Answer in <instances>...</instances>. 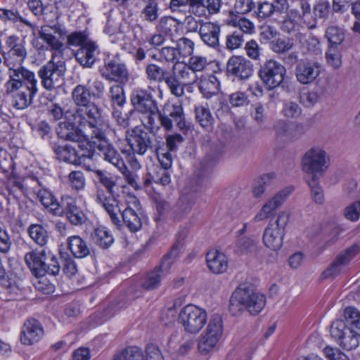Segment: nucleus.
Instances as JSON below:
<instances>
[{
    "mask_svg": "<svg viewBox=\"0 0 360 360\" xmlns=\"http://www.w3.org/2000/svg\"><path fill=\"white\" fill-rule=\"evenodd\" d=\"M228 24L239 28L243 33L252 34L255 32V25L249 19L244 17H232Z\"/></svg>",
    "mask_w": 360,
    "mask_h": 360,
    "instance_id": "nucleus-47",
    "label": "nucleus"
},
{
    "mask_svg": "<svg viewBox=\"0 0 360 360\" xmlns=\"http://www.w3.org/2000/svg\"><path fill=\"white\" fill-rule=\"evenodd\" d=\"M160 55L161 58L167 63H177L180 58L176 48L172 46L163 47L160 50Z\"/></svg>",
    "mask_w": 360,
    "mask_h": 360,
    "instance_id": "nucleus-60",
    "label": "nucleus"
},
{
    "mask_svg": "<svg viewBox=\"0 0 360 360\" xmlns=\"http://www.w3.org/2000/svg\"><path fill=\"white\" fill-rule=\"evenodd\" d=\"M206 263L209 270L215 274L224 273L229 266L226 255L217 250H211L207 253Z\"/></svg>",
    "mask_w": 360,
    "mask_h": 360,
    "instance_id": "nucleus-29",
    "label": "nucleus"
},
{
    "mask_svg": "<svg viewBox=\"0 0 360 360\" xmlns=\"http://www.w3.org/2000/svg\"><path fill=\"white\" fill-rule=\"evenodd\" d=\"M91 41L88 38L84 32H75L68 36V43L71 46H77L82 47Z\"/></svg>",
    "mask_w": 360,
    "mask_h": 360,
    "instance_id": "nucleus-59",
    "label": "nucleus"
},
{
    "mask_svg": "<svg viewBox=\"0 0 360 360\" xmlns=\"http://www.w3.org/2000/svg\"><path fill=\"white\" fill-rule=\"evenodd\" d=\"M308 185L311 189L312 200L319 205L323 204L325 200L323 191L317 181L316 175H312L311 179L308 181Z\"/></svg>",
    "mask_w": 360,
    "mask_h": 360,
    "instance_id": "nucleus-48",
    "label": "nucleus"
},
{
    "mask_svg": "<svg viewBox=\"0 0 360 360\" xmlns=\"http://www.w3.org/2000/svg\"><path fill=\"white\" fill-rule=\"evenodd\" d=\"M360 248L358 245H354L344 252L339 254L330 266L324 272L326 276L334 274L339 271L340 269L348 264L349 262L359 252Z\"/></svg>",
    "mask_w": 360,
    "mask_h": 360,
    "instance_id": "nucleus-33",
    "label": "nucleus"
},
{
    "mask_svg": "<svg viewBox=\"0 0 360 360\" xmlns=\"http://www.w3.org/2000/svg\"><path fill=\"white\" fill-rule=\"evenodd\" d=\"M8 79L4 87L6 94H13L20 87L37 86V79L33 72L20 65L8 67Z\"/></svg>",
    "mask_w": 360,
    "mask_h": 360,
    "instance_id": "nucleus-11",
    "label": "nucleus"
},
{
    "mask_svg": "<svg viewBox=\"0 0 360 360\" xmlns=\"http://www.w3.org/2000/svg\"><path fill=\"white\" fill-rule=\"evenodd\" d=\"M294 187L289 186L278 191L268 199L252 219L254 223L264 221L271 217L292 193Z\"/></svg>",
    "mask_w": 360,
    "mask_h": 360,
    "instance_id": "nucleus-12",
    "label": "nucleus"
},
{
    "mask_svg": "<svg viewBox=\"0 0 360 360\" xmlns=\"http://www.w3.org/2000/svg\"><path fill=\"white\" fill-rule=\"evenodd\" d=\"M100 73L107 81L117 82L120 84H125L129 79L126 65L115 58L105 60L100 68Z\"/></svg>",
    "mask_w": 360,
    "mask_h": 360,
    "instance_id": "nucleus-20",
    "label": "nucleus"
},
{
    "mask_svg": "<svg viewBox=\"0 0 360 360\" xmlns=\"http://www.w3.org/2000/svg\"><path fill=\"white\" fill-rule=\"evenodd\" d=\"M0 18L11 21L13 23L21 22L31 29L33 35L35 34L37 26L27 19L21 16L18 11L0 8Z\"/></svg>",
    "mask_w": 360,
    "mask_h": 360,
    "instance_id": "nucleus-38",
    "label": "nucleus"
},
{
    "mask_svg": "<svg viewBox=\"0 0 360 360\" xmlns=\"http://www.w3.org/2000/svg\"><path fill=\"white\" fill-rule=\"evenodd\" d=\"M94 174L101 184L106 188V190H104L100 186L96 187V202L105 210L115 225H120V201L118 195L115 194L114 191L116 186L115 181L106 172L101 169L94 171Z\"/></svg>",
    "mask_w": 360,
    "mask_h": 360,
    "instance_id": "nucleus-4",
    "label": "nucleus"
},
{
    "mask_svg": "<svg viewBox=\"0 0 360 360\" xmlns=\"http://www.w3.org/2000/svg\"><path fill=\"white\" fill-rule=\"evenodd\" d=\"M323 352L328 360H349L344 353L336 348L326 347Z\"/></svg>",
    "mask_w": 360,
    "mask_h": 360,
    "instance_id": "nucleus-64",
    "label": "nucleus"
},
{
    "mask_svg": "<svg viewBox=\"0 0 360 360\" xmlns=\"http://www.w3.org/2000/svg\"><path fill=\"white\" fill-rule=\"evenodd\" d=\"M205 309L194 304H187L179 312V321L184 330L190 334L198 333L207 323L205 330L198 339L197 349L201 355H207L218 346L224 333L222 318L219 314L211 316L207 322Z\"/></svg>",
    "mask_w": 360,
    "mask_h": 360,
    "instance_id": "nucleus-1",
    "label": "nucleus"
},
{
    "mask_svg": "<svg viewBox=\"0 0 360 360\" xmlns=\"http://www.w3.org/2000/svg\"><path fill=\"white\" fill-rule=\"evenodd\" d=\"M295 77L302 84H310L322 72V65L317 61L300 60L295 67Z\"/></svg>",
    "mask_w": 360,
    "mask_h": 360,
    "instance_id": "nucleus-22",
    "label": "nucleus"
},
{
    "mask_svg": "<svg viewBox=\"0 0 360 360\" xmlns=\"http://www.w3.org/2000/svg\"><path fill=\"white\" fill-rule=\"evenodd\" d=\"M38 91L37 86L20 87L12 96V105L18 110H24L31 105L33 97Z\"/></svg>",
    "mask_w": 360,
    "mask_h": 360,
    "instance_id": "nucleus-28",
    "label": "nucleus"
},
{
    "mask_svg": "<svg viewBox=\"0 0 360 360\" xmlns=\"http://www.w3.org/2000/svg\"><path fill=\"white\" fill-rule=\"evenodd\" d=\"M345 216L352 221H358L360 217V201H355L348 205L345 210Z\"/></svg>",
    "mask_w": 360,
    "mask_h": 360,
    "instance_id": "nucleus-63",
    "label": "nucleus"
},
{
    "mask_svg": "<svg viewBox=\"0 0 360 360\" xmlns=\"http://www.w3.org/2000/svg\"><path fill=\"white\" fill-rule=\"evenodd\" d=\"M200 92L205 98H211L218 94L220 91V82L217 77L212 74L202 75L197 77L195 82Z\"/></svg>",
    "mask_w": 360,
    "mask_h": 360,
    "instance_id": "nucleus-27",
    "label": "nucleus"
},
{
    "mask_svg": "<svg viewBox=\"0 0 360 360\" xmlns=\"http://www.w3.org/2000/svg\"><path fill=\"white\" fill-rule=\"evenodd\" d=\"M153 181L162 186H167L171 183V176L167 169L155 168L151 174Z\"/></svg>",
    "mask_w": 360,
    "mask_h": 360,
    "instance_id": "nucleus-56",
    "label": "nucleus"
},
{
    "mask_svg": "<svg viewBox=\"0 0 360 360\" xmlns=\"http://www.w3.org/2000/svg\"><path fill=\"white\" fill-rule=\"evenodd\" d=\"M44 335V330L40 323L34 319H28L23 325L20 341L23 345H31L39 341Z\"/></svg>",
    "mask_w": 360,
    "mask_h": 360,
    "instance_id": "nucleus-26",
    "label": "nucleus"
},
{
    "mask_svg": "<svg viewBox=\"0 0 360 360\" xmlns=\"http://www.w3.org/2000/svg\"><path fill=\"white\" fill-rule=\"evenodd\" d=\"M43 267L44 269V275L46 274L56 275L58 274L60 269L57 258L49 251L46 252Z\"/></svg>",
    "mask_w": 360,
    "mask_h": 360,
    "instance_id": "nucleus-51",
    "label": "nucleus"
},
{
    "mask_svg": "<svg viewBox=\"0 0 360 360\" xmlns=\"http://www.w3.org/2000/svg\"><path fill=\"white\" fill-rule=\"evenodd\" d=\"M294 187L289 186L278 191L268 199L252 219L254 223L264 221L271 217L292 193Z\"/></svg>",
    "mask_w": 360,
    "mask_h": 360,
    "instance_id": "nucleus-13",
    "label": "nucleus"
},
{
    "mask_svg": "<svg viewBox=\"0 0 360 360\" xmlns=\"http://www.w3.org/2000/svg\"><path fill=\"white\" fill-rule=\"evenodd\" d=\"M181 28V22L171 16L161 18L156 26V30L158 32L171 38L179 35Z\"/></svg>",
    "mask_w": 360,
    "mask_h": 360,
    "instance_id": "nucleus-34",
    "label": "nucleus"
},
{
    "mask_svg": "<svg viewBox=\"0 0 360 360\" xmlns=\"http://www.w3.org/2000/svg\"><path fill=\"white\" fill-rule=\"evenodd\" d=\"M68 247L77 258H84L89 255L90 249L86 243L79 236H73L68 238Z\"/></svg>",
    "mask_w": 360,
    "mask_h": 360,
    "instance_id": "nucleus-36",
    "label": "nucleus"
},
{
    "mask_svg": "<svg viewBox=\"0 0 360 360\" xmlns=\"http://www.w3.org/2000/svg\"><path fill=\"white\" fill-rule=\"evenodd\" d=\"M266 304L265 296L257 292L249 283L240 284L233 292L230 300L229 309L237 316L245 311L252 315H257Z\"/></svg>",
    "mask_w": 360,
    "mask_h": 360,
    "instance_id": "nucleus-3",
    "label": "nucleus"
},
{
    "mask_svg": "<svg viewBox=\"0 0 360 360\" xmlns=\"http://www.w3.org/2000/svg\"><path fill=\"white\" fill-rule=\"evenodd\" d=\"M68 181L72 189L80 191L86 185L84 174L80 171H72L68 175Z\"/></svg>",
    "mask_w": 360,
    "mask_h": 360,
    "instance_id": "nucleus-54",
    "label": "nucleus"
},
{
    "mask_svg": "<svg viewBox=\"0 0 360 360\" xmlns=\"http://www.w3.org/2000/svg\"><path fill=\"white\" fill-rule=\"evenodd\" d=\"M92 238L94 243L102 248H109L114 241L112 235L105 227L96 228L94 230Z\"/></svg>",
    "mask_w": 360,
    "mask_h": 360,
    "instance_id": "nucleus-42",
    "label": "nucleus"
},
{
    "mask_svg": "<svg viewBox=\"0 0 360 360\" xmlns=\"http://www.w3.org/2000/svg\"><path fill=\"white\" fill-rule=\"evenodd\" d=\"M117 358L120 360H145L141 349L137 347L126 348L121 354L115 355L113 360Z\"/></svg>",
    "mask_w": 360,
    "mask_h": 360,
    "instance_id": "nucleus-49",
    "label": "nucleus"
},
{
    "mask_svg": "<svg viewBox=\"0 0 360 360\" xmlns=\"http://www.w3.org/2000/svg\"><path fill=\"white\" fill-rule=\"evenodd\" d=\"M328 161L326 152L320 146H314L305 153L302 158V169L312 175L321 174L327 168Z\"/></svg>",
    "mask_w": 360,
    "mask_h": 360,
    "instance_id": "nucleus-16",
    "label": "nucleus"
},
{
    "mask_svg": "<svg viewBox=\"0 0 360 360\" xmlns=\"http://www.w3.org/2000/svg\"><path fill=\"white\" fill-rule=\"evenodd\" d=\"M91 142L90 144L85 143V146L81 148L82 153L78 155L75 149L70 146H56L53 150L58 160L66 162L70 164L80 165L84 163V159H92L94 156V150L91 148Z\"/></svg>",
    "mask_w": 360,
    "mask_h": 360,
    "instance_id": "nucleus-19",
    "label": "nucleus"
},
{
    "mask_svg": "<svg viewBox=\"0 0 360 360\" xmlns=\"http://www.w3.org/2000/svg\"><path fill=\"white\" fill-rule=\"evenodd\" d=\"M194 42L186 38L181 37L176 41V50L179 53L180 58H186L191 56L194 51Z\"/></svg>",
    "mask_w": 360,
    "mask_h": 360,
    "instance_id": "nucleus-50",
    "label": "nucleus"
},
{
    "mask_svg": "<svg viewBox=\"0 0 360 360\" xmlns=\"http://www.w3.org/2000/svg\"><path fill=\"white\" fill-rule=\"evenodd\" d=\"M28 233L30 238L39 245H45L49 240V233L46 229L39 224L29 226Z\"/></svg>",
    "mask_w": 360,
    "mask_h": 360,
    "instance_id": "nucleus-44",
    "label": "nucleus"
},
{
    "mask_svg": "<svg viewBox=\"0 0 360 360\" xmlns=\"http://www.w3.org/2000/svg\"><path fill=\"white\" fill-rule=\"evenodd\" d=\"M20 41V38L15 34L9 35L5 39L6 46L9 49L2 55L4 63L7 67L20 65L27 57L25 44Z\"/></svg>",
    "mask_w": 360,
    "mask_h": 360,
    "instance_id": "nucleus-18",
    "label": "nucleus"
},
{
    "mask_svg": "<svg viewBox=\"0 0 360 360\" xmlns=\"http://www.w3.org/2000/svg\"><path fill=\"white\" fill-rule=\"evenodd\" d=\"M147 79L155 82H165L167 71L156 64L150 63L146 67Z\"/></svg>",
    "mask_w": 360,
    "mask_h": 360,
    "instance_id": "nucleus-46",
    "label": "nucleus"
},
{
    "mask_svg": "<svg viewBox=\"0 0 360 360\" xmlns=\"http://www.w3.org/2000/svg\"><path fill=\"white\" fill-rule=\"evenodd\" d=\"M226 71L229 75L240 80L248 79L253 72L252 63L243 56H231L226 65Z\"/></svg>",
    "mask_w": 360,
    "mask_h": 360,
    "instance_id": "nucleus-23",
    "label": "nucleus"
},
{
    "mask_svg": "<svg viewBox=\"0 0 360 360\" xmlns=\"http://www.w3.org/2000/svg\"><path fill=\"white\" fill-rule=\"evenodd\" d=\"M182 246L181 243L174 244L171 250L164 256L160 265L155 267L163 275L164 271L169 270L174 260L179 257Z\"/></svg>",
    "mask_w": 360,
    "mask_h": 360,
    "instance_id": "nucleus-40",
    "label": "nucleus"
},
{
    "mask_svg": "<svg viewBox=\"0 0 360 360\" xmlns=\"http://www.w3.org/2000/svg\"><path fill=\"white\" fill-rule=\"evenodd\" d=\"M66 30L59 24L53 25H44L40 27L38 34L46 45L56 53L62 54L63 51V41L66 36Z\"/></svg>",
    "mask_w": 360,
    "mask_h": 360,
    "instance_id": "nucleus-15",
    "label": "nucleus"
},
{
    "mask_svg": "<svg viewBox=\"0 0 360 360\" xmlns=\"http://www.w3.org/2000/svg\"><path fill=\"white\" fill-rule=\"evenodd\" d=\"M285 74V66L272 59L266 61L259 71L261 79L269 89L278 86L283 82Z\"/></svg>",
    "mask_w": 360,
    "mask_h": 360,
    "instance_id": "nucleus-17",
    "label": "nucleus"
},
{
    "mask_svg": "<svg viewBox=\"0 0 360 360\" xmlns=\"http://www.w3.org/2000/svg\"><path fill=\"white\" fill-rule=\"evenodd\" d=\"M144 7L141 11L142 18L148 22H154L159 18L158 0H143Z\"/></svg>",
    "mask_w": 360,
    "mask_h": 360,
    "instance_id": "nucleus-39",
    "label": "nucleus"
},
{
    "mask_svg": "<svg viewBox=\"0 0 360 360\" xmlns=\"http://www.w3.org/2000/svg\"><path fill=\"white\" fill-rule=\"evenodd\" d=\"M56 53H53L51 60L41 66L38 71L42 86L53 91L60 86L64 82L66 72L65 63L63 60L55 61Z\"/></svg>",
    "mask_w": 360,
    "mask_h": 360,
    "instance_id": "nucleus-8",
    "label": "nucleus"
},
{
    "mask_svg": "<svg viewBox=\"0 0 360 360\" xmlns=\"http://www.w3.org/2000/svg\"><path fill=\"white\" fill-rule=\"evenodd\" d=\"M58 136L64 140L77 142L79 147L83 148L85 143L90 144L91 130L89 127H81L78 124L68 121H63L58 124L57 128Z\"/></svg>",
    "mask_w": 360,
    "mask_h": 360,
    "instance_id": "nucleus-14",
    "label": "nucleus"
},
{
    "mask_svg": "<svg viewBox=\"0 0 360 360\" xmlns=\"http://www.w3.org/2000/svg\"><path fill=\"white\" fill-rule=\"evenodd\" d=\"M162 276L163 274L155 268L146 275L141 284L143 288L148 291L158 288L161 285Z\"/></svg>",
    "mask_w": 360,
    "mask_h": 360,
    "instance_id": "nucleus-43",
    "label": "nucleus"
},
{
    "mask_svg": "<svg viewBox=\"0 0 360 360\" xmlns=\"http://www.w3.org/2000/svg\"><path fill=\"white\" fill-rule=\"evenodd\" d=\"M62 215L64 214L73 225H81L86 220V216L83 210L77 206L76 200L67 195L62 198Z\"/></svg>",
    "mask_w": 360,
    "mask_h": 360,
    "instance_id": "nucleus-25",
    "label": "nucleus"
},
{
    "mask_svg": "<svg viewBox=\"0 0 360 360\" xmlns=\"http://www.w3.org/2000/svg\"><path fill=\"white\" fill-rule=\"evenodd\" d=\"M98 53V46L91 41L77 51L75 58L83 67L91 68L95 63Z\"/></svg>",
    "mask_w": 360,
    "mask_h": 360,
    "instance_id": "nucleus-31",
    "label": "nucleus"
},
{
    "mask_svg": "<svg viewBox=\"0 0 360 360\" xmlns=\"http://www.w3.org/2000/svg\"><path fill=\"white\" fill-rule=\"evenodd\" d=\"M290 218V213L283 210L278 213L275 221L268 222L262 234V242L265 247L272 251H278L282 248Z\"/></svg>",
    "mask_w": 360,
    "mask_h": 360,
    "instance_id": "nucleus-6",
    "label": "nucleus"
},
{
    "mask_svg": "<svg viewBox=\"0 0 360 360\" xmlns=\"http://www.w3.org/2000/svg\"><path fill=\"white\" fill-rule=\"evenodd\" d=\"M195 119L203 128H210L214 122V117L210 109L203 105L195 108Z\"/></svg>",
    "mask_w": 360,
    "mask_h": 360,
    "instance_id": "nucleus-45",
    "label": "nucleus"
},
{
    "mask_svg": "<svg viewBox=\"0 0 360 360\" xmlns=\"http://www.w3.org/2000/svg\"><path fill=\"white\" fill-rule=\"evenodd\" d=\"M220 25L215 22H205L201 23L199 27V34L202 41L211 47L219 44Z\"/></svg>",
    "mask_w": 360,
    "mask_h": 360,
    "instance_id": "nucleus-30",
    "label": "nucleus"
},
{
    "mask_svg": "<svg viewBox=\"0 0 360 360\" xmlns=\"http://www.w3.org/2000/svg\"><path fill=\"white\" fill-rule=\"evenodd\" d=\"M109 97L113 105L120 107L122 106L126 102L124 89L119 84L112 85L110 88Z\"/></svg>",
    "mask_w": 360,
    "mask_h": 360,
    "instance_id": "nucleus-52",
    "label": "nucleus"
},
{
    "mask_svg": "<svg viewBox=\"0 0 360 360\" xmlns=\"http://www.w3.org/2000/svg\"><path fill=\"white\" fill-rule=\"evenodd\" d=\"M294 125L283 120H278L274 125V131L277 136L290 139L293 136L292 129Z\"/></svg>",
    "mask_w": 360,
    "mask_h": 360,
    "instance_id": "nucleus-53",
    "label": "nucleus"
},
{
    "mask_svg": "<svg viewBox=\"0 0 360 360\" xmlns=\"http://www.w3.org/2000/svg\"><path fill=\"white\" fill-rule=\"evenodd\" d=\"M259 248V242L257 239L243 236L238 239L236 244V251L241 255L255 253Z\"/></svg>",
    "mask_w": 360,
    "mask_h": 360,
    "instance_id": "nucleus-37",
    "label": "nucleus"
},
{
    "mask_svg": "<svg viewBox=\"0 0 360 360\" xmlns=\"http://www.w3.org/2000/svg\"><path fill=\"white\" fill-rule=\"evenodd\" d=\"M72 97L78 106L72 113L75 123L81 127H89L91 137L105 140L107 134L112 131L108 120L102 116L101 109L94 103H90L91 94L84 85H77L72 93Z\"/></svg>",
    "mask_w": 360,
    "mask_h": 360,
    "instance_id": "nucleus-2",
    "label": "nucleus"
},
{
    "mask_svg": "<svg viewBox=\"0 0 360 360\" xmlns=\"http://www.w3.org/2000/svg\"><path fill=\"white\" fill-rule=\"evenodd\" d=\"M196 82L197 75L190 71L184 63H175L171 72H167L165 78V84L170 93L178 98L184 96L186 86L193 85Z\"/></svg>",
    "mask_w": 360,
    "mask_h": 360,
    "instance_id": "nucleus-7",
    "label": "nucleus"
},
{
    "mask_svg": "<svg viewBox=\"0 0 360 360\" xmlns=\"http://www.w3.org/2000/svg\"><path fill=\"white\" fill-rule=\"evenodd\" d=\"M113 133L114 131L112 129V131L106 134L105 140H98V139L95 138L98 141H103V143H97L96 141H91V148L94 150V153L95 149H98L100 151V155L102 156L103 160L116 167L123 175L125 181L131 186L135 189H137L139 187L138 183V176L134 172L128 169L118 151L112 146L108 144L105 141L107 136Z\"/></svg>",
    "mask_w": 360,
    "mask_h": 360,
    "instance_id": "nucleus-5",
    "label": "nucleus"
},
{
    "mask_svg": "<svg viewBox=\"0 0 360 360\" xmlns=\"http://www.w3.org/2000/svg\"><path fill=\"white\" fill-rule=\"evenodd\" d=\"M46 256V251H31L25 256V262L32 273L37 277L44 276V262Z\"/></svg>",
    "mask_w": 360,
    "mask_h": 360,
    "instance_id": "nucleus-32",
    "label": "nucleus"
},
{
    "mask_svg": "<svg viewBox=\"0 0 360 360\" xmlns=\"http://www.w3.org/2000/svg\"><path fill=\"white\" fill-rule=\"evenodd\" d=\"M126 207L121 212L122 222L131 232L139 231L145 220V214L139 199L132 195H128L125 198ZM122 222L120 223V226ZM120 226V225H117Z\"/></svg>",
    "mask_w": 360,
    "mask_h": 360,
    "instance_id": "nucleus-10",
    "label": "nucleus"
},
{
    "mask_svg": "<svg viewBox=\"0 0 360 360\" xmlns=\"http://www.w3.org/2000/svg\"><path fill=\"white\" fill-rule=\"evenodd\" d=\"M326 58L327 63L333 68H338L342 64L341 54L337 47L329 46L326 53Z\"/></svg>",
    "mask_w": 360,
    "mask_h": 360,
    "instance_id": "nucleus-58",
    "label": "nucleus"
},
{
    "mask_svg": "<svg viewBox=\"0 0 360 360\" xmlns=\"http://www.w3.org/2000/svg\"><path fill=\"white\" fill-rule=\"evenodd\" d=\"M131 102L137 111L146 116V124L149 127H153L155 117L158 112V110L152 94L146 89L136 88L131 93Z\"/></svg>",
    "mask_w": 360,
    "mask_h": 360,
    "instance_id": "nucleus-9",
    "label": "nucleus"
},
{
    "mask_svg": "<svg viewBox=\"0 0 360 360\" xmlns=\"http://www.w3.org/2000/svg\"><path fill=\"white\" fill-rule=\"evenodd\" d=\"M37 198L45 208L55 215L62 216L60 204L53 194L46 189H41L37 193Z\"/></svg>",
    "mask_w": 360,
    "mask_h": 360,
    "instance_id": "nucleus-35",
    "label": "nucleus"
},
{
    "mask_svg": "<svg viewBox=\"0 0 360 360\" xmlns=\"http://www.w3.org/2000/svg\"><path fill=\"white\" fill-rule=\"evenodd\" d=\"M127 141L134 153L144 155L151 146L148 132L140 127H134L127 135Z\"/></svg>",
    "mask_w": 360,
    "mask_h": 360,
    "instance_id": "nucleus-24",
    "label": "nucleus"
},
{
    "mask_svg": "<svg viewBox=\"0 0 360 360\" xmlns=\"http://www.w3.org/2000/svg\"><path fill=\"white\" fill-rule=\"evenodd\" d=\"M158 114L161 125L167 130L172 129V122H174L181 129L186 127L183 108L181 105L167 103Z\"/></svg>",
    "mask_w": 360,
    "mask_h": 360,
    "instance_id": "nucleus-21",
    "label": "nucleus"
},
{
    "mask_svg": "<svg viewBox=\"0 0 360 360\" xmlns=\"http://www.w3.org/2000/svg\"><path fill=\"white\" fill-rule=\"evenodd\" d=\"M292 40L287 39H277L271 42V49L277 53H285L293 47Z\"/></svg>",
    "mask_w": 360,
    "mask_h": 360,
    "instance_id": "nucleus-57",
    "label": "nucleus"
},
{
    "mask_svg": "<svg viewBox=\"0 0 360 360\" xmlns=\"http://www.w3.org/2000/svg\"><path fill=\"white\" fill-rule=\"evenodd\" d=\"M255 13L259 20H264L271 17L274 14L271 3L268 1L259 3Z\"/></svg>",
    "mask_w": 360,
    "mask_h": 360,
    "instance_id": "nucleus-61",
    "label": "nucleus"
},
{
    "mask_svg": "<svg viewBox=\"0 0 360 360\" xmlns=\"http://www.w3.org/2000/svg\"><path fill=\"white\" fill-rule=\"evenodd\" d=\"M283 114L288 117H297L302 114V109L295 102L288 101L284 103Z\"/></svg>",
    "mask_w": 360,
    "mask_h": 360,
    "instance_id": "nucleus-62",
    "label": "nucleus"
},
{
    "mask_svg": "<svg viewBox=\"0 0 360 360\" xmlns=\"http://www.w3.org/2000/svg\"><path fill=\"white\" fill-rule=\"evenodd\" d=\"M325 37L330 44L329 46L337 47L344 41L345 31L338 26L330 25L326 29Z\"/></svg>",
    "mask_w": 360,
    "mask_h": 360,
    "instance_id": "nucleus-41",
    "label": "nucleus"
},
{
    "mask_svg": "<svg viewBox=\"0 0 360 360\" xmlns=\"http://www.w3.org/2000/svg\"><path fill=\"white\" fill-rule=\"evenodd\" d=\"M186 65L187 67L189 68L190 71H192V72L195 74L196 72L202 71L207 67L208 63L205 57L193 56L189 58Z\"/></svg>",
    "mask_w": 360,
    "mask_h": 360,
    "instance_id": "nucleus-55",
    "label": "nucleus"
}]
</instances>
